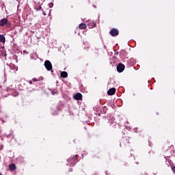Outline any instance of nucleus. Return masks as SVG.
<instances>
[{"instance_id": "nucleus-18", "label": "nucleus", "mask_w": 175, "mask_h": 175, "mask_svg": "<svg viewBox=\"0 0 175 175\" xmlns=\"http://www.w3.org/2000/svg\"><path fill=\"white\" fill-rule=\"evenodd\" d=\"M53 95H54V93H53Z\"/></svg>"}, {"instance_id": "nucleus-13", "label": "nucleus", "mask_w": 175, "mask_h": 175, "mask_svg": "<svg viewBox=\"0 0 175 175\" xmlns=\"http://www.w3.org/2000/svg\"><path fill=\"white\" fill-rule=\"evenodd\" d=\"M75 159H77V154L75 156Z\"/></svg>"}, {"instance_id": "nucleus-16", "label": "nucleus", "mask_w": 175, "mask_h": 175, "mask_svg": "<svg viewBox=\"0 0 175 175\" xmlns=\"http://www.w3.org/2000/svg\"><path fill=\"white\" fill-rule=\"evenodd\" d=\"M112 121H114V118L112 119Z\"/></svg>"}, {"instance_id": "nucleus-6", "label": "nucleus", "mask_w": 175, "mask_h": 175, "mask_svg": "<svg viewBox=\"0 0 175 175\" xmlns=\"http://www.w3.org/2000/svg\"><path fill=\"white\" fill-rule=\"evenodd\" d=\"M5 24H8V19L3 18L0 21V27H3Z\"/></svg>"}, {"instance_id": "nucleus-4", "label": "nucleus", "mask_w": 175, "mask_h": 175, "mask_svg": "<svg viewBox=\"0 0 175 175\" xmlns=\"http://www.w3.org/2000/svg\"><path fill=\"white\" fill-rule=\"evenodd\" d=\"M74 99L76 100H81V99H83V95H81L80 93H77L74 95Z\"/></svg>"}, {"instance_id": "nucleus-8", "label": "nucleus", "mask_w": 175, "mask_h": 175, "mask_svg": "<svg viewBox=\"0 0 175 175\" xmlns=\"http://www.w3.org/2000/svg\"><path fill=\"white\" fill-rule=\"evenodd\" d=\"M60 76L62 77H64V78H66L68 77V72H65V71H62L61 73H60Z\"/></svg>"}, {"instance_id": "nucleus-3", "label": "nucleus", "mask_w": 175, "mask_h": 175, "mask_svg": "<svg viewBox=\"0 0 175 175\" xmlns=\"http://www.w3.org/2000/svg\"><path fill=\"white\" fill-rule=\"evenodd\" d=\"M109 33L111 36H117L118 35V30L117 29H112Z\"/></svg>"}, {"instance_id": "nucleus-1", "label": "nucleus", "mask_w": 175, "mask_h": 175, "mask_svg": "<svg viewBox=\"0 0 175 175\" xmlns=\"http://www.w3.org/2000/svg\"><path fill=\"white\" fill-rule=\"evenodd\" d=\"M44 66L46 70H51L53 69V65H51V62L49 60L45 61Z\"/></svg>"}, {"instance_id": "nucleus-5", "label": "nucleus", "mask_w": 175, "mask_h": 175, "mask_svg": "<svg viewBox=\"0 0 175 175\" xmlns=\"http://www.w3.org/2000/svg\"><path fill=\"white\" fill-rule=\"evenodd\" d=\"M116 94V88H112L107 91V94L109 96L114 95Z\"/></svg>"}, {"instance_id": "nucleus-14", "label": "nucleus", "mask_w": 175, "mask_h": 175, "mask_svg": "<svg viewBox=\"0 0 175 175\" xmlns=\"http://www.w3.org/2000/svg\"><path fill=\"white\" fill-rule=\"evenodd\" d=\"M29 83H30V84H32V81H30Z\"/></svg>"}, {"instance_id": "nucleus-2", "label": "nucleus", "mask_w": 175, "mask_h": 175, "mask_svg": "<svg viewBox=\"0 0 175 175\" xmlns=\"http://www.w3.org/2000/svg\"><path fill=\"white\" fill-rule=\"evenodd\" d=\"M124 69H125V66L121 63H120L117 66V70L118 72H119V73L124 72Z\"/></svg>"}, {"instance_id": "nucleus-9", "label": "nucleus", "mask_w": 175, "mask_h": 175, "mask_svg": "<svg viewBox=\"0 0 175 175\" xmlns=\"http://www.w3.org/2000/svg\"><path fill=\"white\" fill-rule=\"evenodd\" d=\"M0 42L1 43H5V36L0 34Z\"/></svg>"}, {"instance_id": "nucleus-10", "label": "nucleus", "mask_w": 175, "mask_h": 175, "mask_svg": "<svg viewBox=\"0 0 175 175\" xmlns=\"http://www.w3.org/2000/svg\"><path fill=\"white\" fill-rule=\"evenodd\" d=\"M9 169L11 171L15 170H16V165L14 164H10L9 165Z\"/></svg>"}, {"instance_id": "nucleus-17", "label": "nucleus", "mask_w": 175, "mask_h": 175, "mask_svg": "<svg viewBox=\"0 0 175 175\" xmlns=\"http://www.w3.org/2000/svg\"><path fill=\"white\" fill-rule=\"evenodd\" d=\"M110 125H111V122H110Z\"/></svg>"}, {"instance_id": "nucleus-11", "label": "nucleus", "mask_w": 175, "mask_h": 175, "mask_svg": "<svg viewBox=\"0 0 175 175\" xmlns=\"http://www.w3.org/2000/svg\"><path fill=\"white\" fill-rule=\"evenodd\" d=\"M172 172H174V173H175V167L174 166L172 167Z\"/></svg>"}, {"instance_id": "nucleus-12", "label": "nucleus", "mask_w": 175, "mask_h": 175, "mask_svg": "<svg viewBox=\"0 0 175 175\" xmlns=\"http://www.w3.org/2000/svg\"><path fill=\"white\" fill-rule=\"evenodd\" d=\"M38 80L36 78H33L32 81H38Z\"/></svg>"}, {"instance_id": "nucleus-15", "label": "nucleus", "mask_w": 175, "mask_h": 175, "mask_svg": "<svg viewBox=\"0 0 175 175\" xmlns=\"http://www.w3.org/2000/svg\"><path fill=\"white\" fill-rule=\"evenodd\" d=\"M44 16H46V13H44Z\"/></svg>"}, {"instance_id": "nucleus-7", "label": "nucleus", "mask_w": 175, "mask_h": 175, "mask_svg": "<svg viewBox=\"0 0 175 175\" xmlns=\"http://www.w3.org/2000/svg\"><path fill=\"white\" fill-rule=\"evenodd\" d=\"M79 29H85V28H87V25L85 23H81L79 25Z\"/></svg>"}]
</instances>
